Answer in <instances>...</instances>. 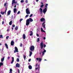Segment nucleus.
<instances>
[{
    "instance_id": "nucleus-44",
    "label": "nucleus",
    "mask_w": 73,
    "mask_h": 73,
    "mask_svg": "<svg viewBox=\"0 0 73 73\" xmlns=\"http://www.w3.org/2000/svg\"><path fill=\"white\" fill-rule=\"evenodd\" d=\"M20 13V12L19 11L17 13V15H19V14Z\"/></svg>"
},
{
    "instance_id": "nucleus-11",
    "label": "nucleus",
    "mask_w": 73,
    "mask_h": 73,
    "mask_svg": "<svg viewBox=\"0 0 73 73\" xmlns=\"http://www.w3.org/2000/svg\"><path fill=\"white\" fill-rule=\"evenodd\" d=\"M11 10L7 12V15L8 16H9V15H10V14H11Z\"/></svg>"
},
{
    "instance_id": "nucleus-7",
    "label": "nucleus",
    "mask_w": 73,
    "mask_h": 73,
    "mask_svg": "<svg viewBox=\"0 0 73 73\" xmlns=\"http://www.w3.org/2000/svg\"><path fill=\"white\" fill-rule=\"evenodd\" d=\"M47 11V9L46 8H44V9L43 10V12L44 13V14L45 15L46 13V12Z\"/></svg>"
},
{
    "instance_id": "nucleus-47",
    "label": "nucleus",
    "mask_w": 73,
    "mask_h": 73,
    "mask_svg": "<svg viewBox=\"0 0 73 73\" xmlns=\"http://www.w3.org/2000/svg\"><path fill=\"white\" fill-rule=\"evenodd\" d=\"M36 36H37V37H38V36H39V35L38 34H36Z\"/></svg>"
},
{
    "instance_id": "nucleus-19",
    "label": "nucleus",
    "mask_w": 73,
    "mask_h": 73,
    "mask_svg": "<svg viewBox=\"0 0 73 73\" xmlns=\"http://www.w3.org/2000/svg\"><path fill=\"white\" fill-rule=\"evenodd\" d=\"M29 69H32V67L31 65H29Z\"/></svg>"
},
{
    "instance_id": "nucleus-9",
    "label": "nucleus",
    "mask_w": 73,
    "mask_h": 73,
    "mask_svg": "<svg viewBox=\"0 0 73 73\" xmlns=\"http://www.w3.org/2000/svg\"><path fill=\"white\" fill-rule=\"evenodd\" d=\"M40 21L41 22H42V21H45V18H42L40 19Z\"/></svg>"
},
{
    "instance_id": "nucleus-41",
    "label": "nucleus",
    "mask_w": 73,
    "mask_h": 73,
    "mask_svg": "<svg viewBox=\"0 0 73 73\" xmlns=\"http://www.w3.org/2000/svg\"><path fill=\"white\" fill-rule=\"evenodd\" d=\"M24 0H22L21 1V3H24Z\"/></svg>"
},
{
    "instance_id": "nucleus-50",
    "label": "nucleus",
    "mask_w": 73,
    "mask_h": 73,
    "mask_svg": "<svg viewBox=\"0 0 73 73\" xmlns=\"http://www.w3.org/2000/svg\"><path fill=\"white\" fill-rule=\"evenodd\" d=\"M18 73H20V70L19 69H18Z\"/></svg>"
},
{
    "instance_id": "nucleus-8",
    "label": "nucleus",
    "mask_w": 73,
    "mask_h": 73,
    "mask_svg": "<svg viewBox=\"0 0 73 73\" xmlns=\"http://www.w3.org/2000/svg\"><path fill=\"white\" fill-rule=\"evenodd\" d=\"M45 23V21H44V22L42 24V27L43 26V28L44 29H46V27H45V25H46Z\"/></svg>"
},
{
    "instance_id": "nucleus-13",
    "label": "nucleus",
    "mask_w": 73,
    "mask_h": 73,
    "mask_svg": "<svg viewBox=\"0 0 73 73\" xmlns=\"http://www.w3.org/2000/svg\"><path fill=\"white\" fill-rule=\"evenodd\" d=\"M14 41H12L11 42V46H13L14 45Z\"/></svg>"
},
{
    "instance_id": "nucleus-58",
    "label": "nucleus",
    "mask_w": 73,
    "mask_h": 73,
    "mask_svg": "<svg viewBox=\"0 0 73 73\" xmlns=\"http://www.w3.org/2000/svg\"><path fill=\"white\" fill-rule=\"evenodd\" d=\"M4 21H3L2 22V24H4Z\"/></svg>"
},
{
    "instance_id": "nucleus-37",
    "label": "nucleus",
    "mask_w": 73,
    "mask_h": 73,
    "mask_svg": "<svg viewBox=\"0 0 73 73\" xmlns=\"http://www.w3.org/2000/svg\"><path fill=\"white\" fill-rule=\"evenodd\" d=\"M28 0H26V1H25V3H26V4H27L28 3Z\"/></svg>"
},
{
    "instance_id": "nucleus-3",
    "label": "nucleus",
    "mask_w": 73,
    "mask_h": 73,
    "mask_svg": "<svg viewBox=\"0 0 73 73\" xmlns=\"http://www.w3.org/2000/svg\"><path fill=\"white\" fill-rule=\"evenodd\" d=\"M29 49L31 51V52H33V51L35 50V46H31L29 48Z\"/></svg>"
},
{
    "instance_id": "nucleus-21",
    "label": "nucleus",
    "mask_w": 73,
    "mask_h": 73,
    "mask_svg": "<svg viewBox=\"0 0 73 73\" xmlns=\"http://www.w3.org/2000/svg\"><path fill=\"white\" fill-rule=\"evenodd\" d=\"M29 53H30L29 56L30 57H31V56H32V52L31 51H29Z\"/></svg>"
},
{
    "instance_id": "nucleus-30",
    "label": "nucleus",
    "mask_w": 73,
    "mask_h": 73,
    "mask_svg": "<svg viewBox=\"0 0 73 73\" xmlns=\"http://www.w3.org/2000/svg\"><path fill=\"white\" fill-rule=\"evenodd\" d=\"M38 69L39 70H40V67H38L35 68L36 70H37Z\"/></svg>"
},
{
    "instance_id": "nucleus-14",
    "label": "nucleus",
    "mask_w": 73,
    "mask_h": 73,
    "mask_svg": "<svg viewBox=\"0 0 73 73\" xmlns=\"http://www.w3.org/2000/svg\"><path fill=\"white\" fill-rule=\"evenodd\" d=\"M23 39H25V38H26V36H25V34H23Z\"/></svg>"
},
{
    "instance_id": "nucleus-48",
    "label": "nucleus",
    "mask_w": 73,
    "mask_h": 73,
    "mask_svg": "<svg viewBox=\"0 0 73 73\" xmlns=\"http://www.w3.org/2000/svg\"><path fill=\"white\" fill-rule=\"evenodd\" d=\"M38 64H36V65L35 66H38Z\"/></svg>"
},
{
    "instance_id": "nucleus-56",
    "label": "nucleus",
    "mask_w": 73,
    "mask_h": 73,
    "mask_svg": "<svg viewBox=\"0 0 73 73\" xmlns=\"http://www.w3.org/2000/svg\"><path fill=\"white\" fill-rule=\"evenodd\" d=\"M17 2H15H15L14 3H15V4H17Z\"/></svg>"
},
{
    "instance_id": "nucleus-63",
    "label": "nucleus",
    "mask_w": 73,
    "mask_h": 73,
    "mask_svg": "<svg viewBox=\"0 0 73 73\" xmlns=\"http://www.w3.org/2000/svg\"><path fill=\"white\" fill-rule=\"evenodd\" d=\"M7 31H9V29H8L7 30Z\"/></svg>"
},
{
    "instance_id": "nucleus-20",
    "label": "nucleus",
    "mask_w": 73,
    "mask_h": 73,
    "mask_svg": "<svg viewBox=\"0 0 73 73\" xmlns=\"http://www.w3.org/2000/svg\"><path fill=\"white\" fill-rule=\"evenodd\" d=\"M17 11V9L16 8H14V13H16V12Z\"/></svg>"
},
{
    "instance_id": "nucleus-12",
    "label": "nucleus",
    "mask_w": 73,
    "mask_h": 73,
    "mask_svg": "<svg viewBox=\"0 0 73 73\" xmlns=\"http://www.w3.org/2000/svg\"><path fill=\"white\" fill-rule=\"evenodd\" d=\"M16 67L19 68V67H20V64L17 63L16 64Z\"/></svg>"
},
{
    "instance_id": "nucleus-10",
    "label": "nucleus",
    "mask_w": 73,
    "mask_h": 73,
    "mask_svg": "<svg viewBox=\"0 0 73 73\" xmlns=\"http://www.w3.org/2000/svg\"><path fill=\"white\" fill-rule=\"evenodd\" d=\"M39 11H40V14H42V9L41 8H40L39 9Z\"/></svg>"
},
{
    "instance_id": "nucleus-38",
    "label": "nucleus",
    "mask_w": 73,
    "mask_h": 73,
    "mask_svg": "<svg viewBox=\"0 0 73 73\" xmlns=\"http://www.w3.org/2000/svg\"><path fill=\"white\" fill-rule=\"evenodd\" d=\"M40 41V39L39 38H37V42H38V41Z\"/></svg>"
},
{
    "instance_id": "nucleus-16",
    "label": "nucleus",
    "mask_w": 73,
    "mask_h": 73,
    "mask_svg": "<svg viewBox=\"0 0 73 73\" xmlns=\"http://www.w3.org/2000/svg\"><path fill=\"white\" fill-rule=\"evenodd\" d=\"M30 33H31L30 34V35L31 36H32V35H33V32H32V31H30Z\"/></svg>"
},
{
    "instance_id": "nucleus-57",
    "label": "nucleus",
    "mask_w": 73,
    "mask_h": 73,
    "mask_svg": "<svg viewBox=\"0 0 73 73\" xmlns=\"http://www.w3.org/2000/svg\"><path fill=\"white\" fill-rule=\"evenodd\" d=\"M46 38H45V37H44V38H43V39H44V40H45V39H46Z\"/></svg>"
},
{
    "instance_id": "nucleus-25",
    "label": "nucleus",
    "mask_w": 73,
    "mask_h": 73,
    "mask_svg": "<svg viewBox=\"0 0 73 73\" xmlns=\"http://www.w3.org/2000/svg\"><path fill=\"white\" fill-rule=\"evenodd\" d=\"M15 3V0H13L12 3V5H13Z\"/></svg>"
},
{
    "instance_id": "nucleus-42",
    "label": "nucleus",
    "mask_w": 73,
    "mask_h": 73,
    "mask_svg": "<svg viewBox=\"0 0 73 73\" xmlns=\"http://www.w3.org/2000/svg\"><path fill=\"white\" fill-rule=\"evenodd\" d=\"M9 36H6V39L7 40H8V38H9Z\"/></svg>"
},
{
    "instance_id": "nucleus-22",
    "label": "nucleus",
    "mask_w": 73,
    "mask_h": 73,
    "mask_svg": "<svg viewBox=\"0 0 73 73\" xmlns=\"http://www.w3.org/2000/svg\"><path fill=\"white\" fill-rule=\"evenodd\" d=\"M46 5H45V7L44 8H46V9H47L48 8L47 6H48V4H46Z\"/></svg>"
},
{
    "instance_id": "nucleus-46",
    "label": "nucleus",
    "mask_w": 73,
    "mask_h": 73,
    "mask_svg": "<svg viewBox=\"0 0 73 73\" xmlns=\"http://www.w3.org/2000/svg\"><path fill=\"white\" fill-rule=\"evenodd\" d=\"M31 59H30L29 60V62H30V61H31Z\"/></svg>"
},
{
    "instance_id": "nucleus-59",
    "label": "nucleus",
    "mask_w": 73,
    "mask_h": 73,
    "mask_svg": "<svg viewBox=\"0 0 73 73\" xmlns=\"http://www.w3.org/2000/svg\"><path fill=\"white\" fill-rule=\"evenodd\" d=\"M41 53H42V52H41L40 53H39V54L40 55H41Z\"/></svg>"
},
{
    "instance_id": "nucleus-52",
    "label": "nucleus",
    "mask_w": 73,
    "mask_h": 73,
    "mask_svg": "<svg viewBox=\"0 0 73 73\" xmlns=\"http://www.w3.org/2000/svg\"><path fill=\"white\" fill-rule=\"evenodd\" d=\"M42 55H43V56L44 55V52H42Z\"/></svg>"
},
{
    "instance_id": "nucleus-4",
    "label": "nucleus",
    "mask_w": 73,
    "mask_h": 73,
    "mask_svg": "<svg viewBox=\"0 0 73 73\" xmlns=\"http://www.w3.org/2000/svg\"><path fill=\"white\" fill-rule=\"evenodd\" d=\"M26 12L27 14V15H29L31 13L30 12V11L29 10V8H27L26 10Z\"/></svg>"
},
{
    "instance_id": "nucleus-18",
    "label": "nucleus",
    "mask_w": 73,
    "mask_h": 73,
    "mask_svg": "<svg viewBox=\"0 0 73 73\" xmlns=\"http://www.w3.org/2000/svg\"><path fill=\"white\" fill-rule=\"evenodd\" d=\"M5 46H6L7 49H8V44L6 43L5 44Z\"/></svg>"
},
{
    "instance_id": "nucleus-17",
    "label": "nucleus",
    "mask_w": 73,
    "mask_h": 73,
    "mask_svg": "<svg viewBox=\"0 0 73 73\" xmlns=\"http://www.w3.org/2000/svg\"><path fill=\"white\" fill-rule=\"evenodd\" d=\"M4 58H5V57H4L3 58H2L1 59V61L2 62H3V61H4Z\"/></svg>"
},
{
    "instance_id": "nucleus-39",
    "label": "nucleus",
    "mask_w": 73,
    "mask_h": 73,
    "mask_svg": "<svg viewBox=\"0 0 73 73\" xmlns=\"http://www.w3.org/2000/svg\"><path fill=\"white\" fill-rule=\"evenodd\" d=\"M22 46H23V44H22V43H21L20 44V46L21 47H22Z\"/></svg>"
},
{
    "instance_id": "nucleus-23",
    "label": "nucleus",
    "mask_w": 73,
    "mask_h": 73,
    "mask_svg": "<svg viewBox=\"0 0 73 73\" xmlns=\"http://www.w3.org/2000/svg\"><path fill=\"white\" fill-rule=\"evenodd\" d=\"M41 32H45V31L43 30V29H42V28H41Z\"/></svg>"
},
{
    "instance_id": "nucleus-32",
    "label": "nucleus",
    "mask_w": 73,
    "mask_h": 73,
    "mask_svg": "<svg viewBox=\"0 0 73 73\" xmlns=\"http://www.w3.org/2000/svg\"><path fill=\"white\" fill-rule=\"evenodd\" d=\"M3 38V35H0V38Z\"/></svg>"
},
{
    "instance_id": "nucleus-62",
    "label": "nucleus",
    "mask_w": 73,
    "mask_h": 73,
    "mask_svg": "<svg viewBox=\"0 0 73 73\" xmlns=\"http://www.w3.org/2000/svg\"><path fill=\"white\" fill-rule=\"evenodd\" d=\"M0 17H1V15L0 14Z\"/></svg>"
},
{
    "instance_id": "nucleus-26",
    "label": "nucleus",
    "mask_w": 73,
    "mask_h": 73,
    "mask_svg": "<svg viewBox=\"0 0 73 73\" xmlns=\"http://www.w3.org/2000/svg\"><path fill=\"white\" fill-rule=\"evenodd\" d=\"M12 69H10V72L9 73H12Z\"/></svg>"
},
{
    "instance_id": "nucleus-64",
    "label": "nucleus",
    "mask_w": 73,
    "mask_h": 73,
    "mask_svg": "<svg viewBox=\"0 0 73 73\" xmlns=\"http://www.w3.org/2000/svg\"><path fill=\"white\" fill-rule=\"evenodd\" d=\"M13 27L12 28V30H13Z\"/></svg>"
},
{
    "instance_id": "nucleus-40",
    "label": "nucleus",
    "mask_w": 73,
    "mask_h": 73,
    "mask_svg": "<svg viewBox=\"0 0 73 73\" xmlns=\"http://www.w3.org/2000/svg\"><path fill=\"white\" fill-rule=\"evenodd\" d=\"M28 16H29V15H27L25 16V17H26V18H27V17H28Z\"/></svg>"
},
{
    "instance_id": "nucleus-31",
    "label": "nucleus",
    "mask_w": 73,
    "mask_h": 73,
    "mask_svg": "<svg viewBox=\"0 0 73 73\" xmlns=\"http://www.w3.org/2000/svg\"><path fill=\"white\" fill-rule=\"evenodd\" d=\"M41 60H42V59H41V58H40L39 59V62H41Z\"/></svg>"
},
{
    "instance_id": "nucleus-51",
    "label": "nucleus",
    "mask_w": 73,
    "mask_h": 73,
    "mask_svg": "<svg viewBox=\"0 0 73 73\" xmlns=\"http://www.w3.org/2000/svg\"><path fill=\"white\" fill-rule=\"evenodd\" d=\"M7 58L8 60H9V59L10 58V57H8Z\"/></svg>"
},
{
    "instance_id": "nucleus-61",
    "label": "nucleus",
    "mask_w": 73,
    "mask_h": 73,
    "mask_svg": "<svg viewBox=\"0 0 73 73\" xmlns=\"http://www.w3.org/2000/svg\"><path fill=\"white\" fill-rule=\"evenodd\" d=\"M36 2H37L38 1V0H36Z\"/></svg>"
},
{
    "instance_id": "nucleus-2",
    "label": "nucleus",
    "mask_w": 73,
    "mask_h": 73,
    "mask_svg": "<svg viewBox=\"0 0 73 73\" xmlns=\"http://www.w3.org/2000/svg\"><path fill=\"white\" fill-rule=\"evenodd\" d=\"M40 47L41 49H42L43 47H44V48L46 47V45L45 44H44L43 42H41L40 44Z\"/></svg>"
},
{
    "instance_id": "nucleus-35",
    "label": "nucleus",
    "mask_w": 73,
    "mask_h": 73,
    "mask_svg": "<svg viewBox=\"0 0 73 73\" xmlns=\"http://www.w3.org/2000/svg\"><path fill=\"white\" fill-rule=\"evenodd\" d=\"M32 16H33V14H31L29 16V17H32Z\"/></svg>"
},
{
    "instance_id": "nucleus-29",
    "label": "nucleus",
    "mask_w": 73,
    "mask_h": 73,
    "mask_svg": "<svg viewBox=\"0 0 73 73\" xmlns=\"http://www.w3.org/2000/svg\"><path fill=\"white\" fill-rule=\"evenodd\" d=\"M16 61H17V62H19V61H20V60H19V58H17V59Z\"/></svg>"
},
{
    "instance_id": "nucleus-24",
    "label": "nucleus",
    "mask_w": 73,
    "mask_h": 73,
    "mask_svg": "<svg viewBox=\"0 0 73 73\" xmlns=\"http://www.w3.org/2000/svg\"><path fill=\"white\" fill-rule=\"evenodd\" d=\"M9 24L10 25H11L12 24V21H11L9 23Z\"/></svg>"
},
{
    "instance_id": "nucleus-5",
    "label": "nucleus",
    "mask_w": 73,
    "mask_h": 73,
    "mask_svg": "<svg viewBox=\"0 0 73 73\" xmlns=\"http://www.w3.org/2000/svg\"><path fill=\"white\" fill-rule=\"evenodd\" d=\"M7 7H5V12H3L2 11L1 12V14L2 15H4V14L6 13V12H7Z\"/></svg>"
},
{
    "instance_id": "nucleus-34",
    "label": "nucleus",
    "mask_w": 73,
    "mask_h": 73,
    "mask_svg": "<svg viewBox=\"0 0 73 73\" xmlns=\"http://www.w3.org/2000/svg\"><path fill=\"white\" fill-rule=\"evenodd\" d=\"M23 20V19H20L19 21H20V23L21 22V21H22V20Z\"/></svg>"
},
{
    "instance_id": "nucleus-53",
    "label": "nucleus",
    "mask_w": 73,
    "mask_h": 73,
    "mask_svg": "<svg viewBox=\"0 0 73 73\" xmlns=\"http://www.w3.org/2000/svg\"><path fill=\"white\" fill-rule=\"evenodd\" d=\"M13 27H15V25H13Z\"/></svg>"
},
{
    "instance_id": "nucleus-54",
    "label": "nucleus",
    "mask_w": 73,
    "mask_h": 73,
    "mask_svg": "<svg viewBox=\"0 0 73 73\" xmlns=\"http://www.w3.org/2000/svg\"><path fill=\"white\" fill-rule=\"evenodd\" d=\"M38 68H40V65H38Z\"/></svg>"
},
{
    "instance_id": "nucleus-43",
    "label": "nucleus",
    "mask_w": 73,
    "mask_h": 73,
    "mask_svg": "<svg viewBox=\"0 0 73 73\" xmlns=\"http://www.w3.org/2000/svg\"><path fill=\"white\" fill-rule=\"evenodd\" d=\"M43 52L44 53H45V52H46V50H45L44 49V51H43Z\"/></svg>"
},
{
    "instance_id": "nucleus-15",
    "label": "nucleus",
    "mask_w": 73,
    "mask_h": 73,
    "mask_svg": "<svg viewBox=\"0 0 73 73\" xmlns=\"http://www.w3.org/2000/svg\"><path fill=\"white\" fill-rule=\"evenodd\" d=\"M14 62V58L13 57H12V60L11 61V64H13V62Z\"/></svg>"
},
{
    "instance_id": "nucleus-55",
    "label": "nucleus",
    "mask_w": 73,
    "mask_h": 73,
    "mask_svg": "<svg viewBox=\"0 0 73 73\" xmlns=\"http://www.w3.org/2000/svg\"><path fill=\"white\" fill-rule=\"evenodd\" d=\"M41 4H42V5H43V4H44V3H42V2L41 3Z\"/></svg>"
},
{
    "instance_id": "nucleus-6",
    "label": "nucleus",
    "mask_w": 73,
    "mask_h": 73,
    "mask_svg": "<svg viewBox=\"0 0 73 73\" xmlns=\"http://www.w3.org/2000/svg\"><path fill=\"white\" fill-rule=\"evenodd\" d=\"M15 50H14V53H15L16 52H19V51L18 50V48H17V47H15Z\"/></svg>"
},
{
    "instance_id": "nucleus-1",
    "label": "nucleus",
    "mask_w": 73,
    "mask_h": 73,
    "mask_svg": "<svg viewBox=\"0 0 73 73\" xmlns=\"http://www.w3.org/2000/svg\"><path fill=\"white\" fill-rule=\"evenodd\" d=\"M32 21H33V20L31 18L27 19L26 20V25L27 26L29 25L30 24V22H32Z\"/></svg>"
},
{
    "instance_id": "nucleus-33",
    "label": "nucleus",
    "mask_w": 73,
    "mask_h": 73,
    "mask_svg": "<svg viewBox=\"0 0 73 73\" xmlns=\"http://www.w3.org/2000/svg\"><path fill=\"white\" fill-rule=\"evenodd\" d=\"M23 58L25 60V58H26V56H25V55H23Z\"/></svg>"
},
{
    "instance_id": "nucleus-60",
    "label": "nucleus",
    "mask_w": 73,
    "mask_h": 73,
    "mask_svg": "<svg viewBox=\"0 0 73 73\" xmlns=\"http://www.w3.org/2000/svg\"><path fill=\"white\" fill-rule=\"evenodd\" d=\"M16 5H15L14 6V8H16Z\"/></svg>"
},
{
    "instance_id": "nucleus-45",
    "label": "nucleus",
    "mask_w": 73,
    "mask_h": 73,
    "mask_svg": "<svg viewBox=\"0 0 73 73\" xmlns=\"http://www.w3.org/2000/svg\"><path fill=\"white\" fill-rule=\"evenodd\" d=\"M6 5H7V3H5L4 4V7H5L6 6Z\"/></svg>"
},
{
    "instance_id": "nucleus-27",
    "label": "nucleus",
    "mask_w": 73,
    "mask_h": 73,
    "mask_svg": "<svg viewBox=\"0 0 73 73\" xmlns=\"http://www.w3.org/2000/svg\"><path fill=\"white\" fill-rule=\"evenodd\" d=\"M3 65V63L1 62L0 63V66H2Z\"/></svg>"
},
{
    "instance_id": "nucleus-36",
    "label": "nucleus",
    "mask_w": 73,
    "mask_h": 73,
    "mask_svg": "<svg viewBox=\"0 0 73 73\" xmlns=\"http://www.w3.org/2000/svg\"><path fill=\"white\" fill-rule=\"evenodd\" d=\"M44 6V5H41L40 7V8H43V7Z\"/></svg>"
},
{
    "instance_id": "nucleus-49",
    "label": "nucleus",
    "mask_w": 73,
    "mask_h": 73,
    "mask_svg": "<svg viewBox=\"0 0 73 73\" xmlns=\"http://www.w3.org/2000/svg\"><path fill=\"white\" fill-rule=\"evenodd\" d=\"M36 60H37V61H38V60H39L38 58H36Z\"/></svg>"
},
{
    "instance_id": "nucleus-28",
    "label": "nucleus",
    "mask_w": 73,
    "mask_h": 73,
    "mask_svg": "<svg viewBox=\"0 0 73 73\" xmlns=\"http://www.w3.org/2000/svg\"><path fill=\"white\" fill-rule=\"evenodd\" d=\"M15 29L17 31V30L18 29V27H17V26H16L15 28Z\"/></svg>"
}]
</instances>
